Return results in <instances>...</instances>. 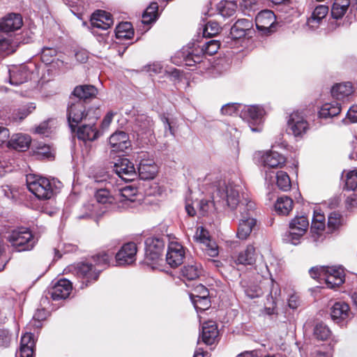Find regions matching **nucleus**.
<instances>
[{
    "mask_svg": "<svg viewBox=\"0 0 357 357\" xmlns=\"http://www.w3.org/2000/svg\"><path fill=\"white\" fill-rule=\"evenodd\" d=\"M28 190L39 200H49L54 193L52 182L45 177L29 174L26 176Z\"/></svg>",
    "mask_w": 357,
    "mask_h": 357,
    "instance_id": "nucleus-1",
    "label": "nucleus"
},
{
    "mask_svg": "<svg viewBox=\"0 0 357 357\" xmlns=\"http://www.w3.org/2000/svg\"><path fill=\"white\" fill-rule=\"evenodd\" d=\"M7 240L17 252L31 250L37 242L31 230L24 227L13 230L8 236Z\"/></svg>",
    "mask_w": 357,
    "mask_h": 357,
    "instance_id": "nucleus-2",
    "label": "nucleus"
},
{
    "mask_svg": "<svg viewBox=\"0 0 357 357\" xmlns=\"http://www.w3.org/2000/svg\"><path fill=\"white\" fill-rule=\"evenodd\" d=\"M76 275L82 281V288L87 287L98 281L101 269L96 268L89 259L77 264L75 267Z\"/></svg>",
    "mask_w": 357,
    "mask_h": 357,
    "instance_id": "nucleus-3",
    "label": "nucleus"
},
{
    "mask_svg": "<svg viewBox=\"0 0 357 357\" xmlns=\"http://www.w3.org/2000/svg\"><path fill=\"white\" fill-rule=\"evenodd\" d=\"M89 109L82 101L70 102L67 109V119L71 131L75 132L79 123L86 120Z\"/></svg>",
    "mask_w": 357,
    "mask_h": 357,
    "instance_id": "nucleus-4",
    "label": "nucleus"
},
{
    "mask_svg": "<svg viewBox=\"0 0 357 357\" xmlns=\"http://www.w3.org/2000/svg\"><path fill=\"white\" fill-rule=\"evenodd\" d=\"M255 24L262 36H270L277 30L276 16L271 10L260 11L255 17Z\"/></svg>",
    "mask_w": 357,
    "mask_h": 357,
    "instance_id": "nucleus-5",
    "label": "nucleus"
},
{
    "mask_svg": "<svg viewBox=\"0 0 357 357\" xmlns=\"http://www.w3.org/2000/svg\"><path fill=\"white\" fill-rule=\"evenodd\" d=\"M308 227L309 220L307 216H296L289 222V231L285 234L287 240L296 245L300 238L307 232Z\"/></svg>",
    "mask_w": 357,
    "mask_h": 357,
    "instance_id": "nucleus-6",
    "label": "nucleus"
},
{
    "mask_svg": "<svg viewBox=\"0 0 357 357\" xmlns=\"http://www.w3.org/2000/svg\"><path fill=\"white\" fill-rule=\"evenodd\" d=\"M165 249L164 241L159 238L149 237L145 241V260L146 263L155 264L162 261Z\"/></svg>",
    "mask_w": 357,
    "mask_h": 357,
    "instance_id": "nucleus-7",
    "label": "nucleus"
},
{
    "mask_svg": "<svg viewBox=\"0 0 357 357\" xmlns=\"http://www.w3.org/2000/svg\"><path fill=\"white\" fill-rule=\"evenodd\" d=\"M309 129V123L298 111L292 112L287 121V130L295 137H302Z\"/></svg>",
    "mask_w": 357,
    "mask_h": 357,
    "instance_id": "nucleus-8",
    "label": "nucleus"
},
{
    "mask_svg": "<svg viewBox=\"0 0 357 357\" xmlns=\"http://www.w3.org/2000/svg\"><path fill=\"white\" fill-rule=\"evenodd\" d=\"M114 171L125 181H133L137 177L134 164L128 158H120L114 165Z\"/></svg>",
    "mask_w": 357,
    "mask_h": 357,
    "instance_id": "nucleus-9",
    "label": "nucleus"
},
{
    "mask_svg": "<svg viewBox=\"0 0 357 357\" xmlns=\"http://www.w3.org/2000/svg\"><path fill=\"white\" fill-rule=\"evenodd\" d=\"M137 247L134 242L124 243L115 255L117 264L120 266L129 265L136 260Z\"/></svg>",
    "mask_w": 357,
    "mask_h": 357,
    "instance_id": "nucleus-10",
    "label": "nucleus"
},
{
    "mask_svg": "<svg viewBox=\"0 0 357 357\" xmlns=\"http://www.w3.org/2000/svg\"><path fill=\"white\" fill-rule=\"evenodd\" d=\"M185 255L183 246L178 242L172 241L168 245L166 261L172 268L178 267L183 263Z\"/></svg>",
    "mask_w": 357,
    "mask_h": 357,
    "instance_id": "nucleus-11",
    "label": "nucleus"
},
{
    "mask_svg": "<svg viewBox=\"0 0 357 357\" xmlns=\"http://www.w3.org/2000/svg\"><path fill=\"white\" fill-rule=\"evenodd\" d=\"M109 176L104 174L100 177L96 176L94 183L104 184V186L100 188L96 187V190L95 192V198L96 201L100 204H111L114 201V198L111 195L107 185H111L110 182H107Z\"/></svg>",
    "mask_w": 357,
    "mask_h": 357,
    "instance_id": "nucleus-12",
    "label": "nucleus"
},
{
    "mask_svg": "<svg viewBox=\"0 0 357 357\" xmlns=\"http://www.w3.org/2000/svg\"><path fill=\"white\" fill-rule=\"evenodd\" d=\"M73 290V285L70 280L60 279L49 290L48 294L54 301H59L67 298Z\"/></svg>",
    "mask_w": 357,
    "mask_h": 357,
    "instance_id": "nucleus-13",
    "label": "nucleus"
},
{
    "mask_svg": "<svg viewBox=\"0 0 357 357\" xmlns=\"http://www.w3.org/2000/svg\"><path fill=\"white\" fill-rule=\"evenodd\" d=\"M98 93V89L91 84H81L76 86L71 96L77 98V101H82L83 104H87L96 98Z\"/></svg>",
    "mask_w": 357,
    "mask_h": 357,
    "instance_id": "nucleus-14",
    "label": "nucleus"
},
{
    "mask_svg": "<svg viewBox=\"0 0 357 357\" xmlns=\"http://www.w3.org/2000/svg\"><path fill=\"white\" fill-rule=\"evenodd\" d=\"M90 22L93 28L107 30L113 25L114 20L111 13L97 10L91 15Z\"/></svg>",
    "mask_w": 357,
    "mask_h": 357,
    "instance_id": "nucleus-15",
    "label": "nucleus"
},
{
    "mask_svg": "<svg viewBox=\"0 0 357 357\" xmlns=\"http://www.w3.org/2000/svg\"><path fill=\"white\" fill-rule=\"evenodd\" d=\"M327 270L324 280L328 288L336 289L344 282L345 274L343 269L327 266Z\"/></svg>",
    "mask_w": 357,
    "mask_h": 357,
    "instance_id": "nucleus-16",
    "label": "nucleus"
},
{
    "mask_svg": "<svg viewBox=\"0 0 357 357\" xmlns=\"http://www.w3.org/2000/svg\"><path fill=\"white\" fill-rule=\"evenodd\" d=\"M200 337L206 345H212L218 342L219 331L217 324L213 321L204 322Z\"/></svg>",
    "mask_w": 357,
    "mask_h": 357,
    "instance_id": "nucleus-17",
    "label": "nucleus"
},
{
    "mask_svg": "<svg viewBox=\"0 0 357 357\" xmlns=\"http://www.w3.org/2000/svg\"><path fill=\"white\" fill-rule=\"evenodd\" d=\"M96 118L91 123L84 124L79 128L77 127L76 130L78 139L84 142H93L99 137L100 132L96 126Z\"/></svg>",
    "mask_w": 357,
    "mask_h": 357,
    "instance_id": "nucleus-18",
    "label": "nucleus"
},
{
    "mask_svg": "<svg viewBox=\"0 0 357 357\" xmlns=\"http://www.w3.org/2000/svg\"><path fill=\"white\" fill-rule=\"evenodd\" d=\"M351 314L349 304L344 301L335 302L331 307V319L337 324L347 321Z\"/></svg>",
    "mask_w": 357,
    "mask_h": 357,
    "instance_id": "nucleus-19",
    "label": "nucleus"
},
{
    "mask_svg": "<svg viewBox=\"0 0 357 357\" xmlns=\"http://www.w3.org/2000/svg\"><path fill=\"white\" fill-rule=\"evenodd\" d=\"M158 173V166L153 159L142 158L138 166V175L142 180L154 178Z\"/></svg>",
    "mask_w": 357,
    "mask_h": 357,
    "instance_id": "nucleus-20",
    "label": "nucleus"
},
{
    "mask_svg": "<svg viewBox=\"0 0 357 357\" xmlns=\"http://www.w3.org/2000/svg\"><path fill=\"white\" fill-rule=\"evenodd\" d=\"M23 24L20 14L10 13L0 20V31L5 33L15 31L20 29Z\"/></svg>",
    "mask_w": 357,
    "mask_h": 357,
    "instance_id": "nucleus-21",
    "label": "nucleus"
},
{
    "mask_svg": "<svg viewBox=\"0 0 357 357\" xmlns=\"http://www.w3.org/2000/svg\"><path fill=\"white\" fill-rule=\"evenodd\" d=\"M109 143L114 152L124 151L131 145L128 135L123 131L113 133L109 139Z\"/></svg>",
    "mask_w": 357,
    "mask_h": 357,
    "instance_id": "nucleus-22",
    "label": "nucleus"
},
{
    "mask_svg": "<svg viewBox=\"0 0 357 357\" xmlns=\"http://www.w3.org/2000/svg\"><path fill=\"white\" fill-rule=\"evenodd\" d=\"M36 349V341L34 335L31 333H26L23 335L20 340L19 350L20 357H34Z\"/></svg>",
    "mask_w": 357,
    "mask_h": 357,
    "instance_id": "nucleus-23",
    "label": "nucleus"
},
{
    "mask_svg": "<svg viewBox=\"0 0 357 357\" xmlns=\"http://www.w3.org/2000/svg\"><path fill=\"white\" fill-rule=\"evenodd\" d=\"M252 26V21L247 19L238 20L231 28V38L236 40L245 36L250 31Z\"/></svg>",
    "mask_w": 357,
    "mask_h": 357,
    "instance_id": "nucleus-24",
    "label": "nucleus"
},
{
    "mask_svg": "<svg viewBox=\"0 0 357 357\" xmlns=\"http://www.w3.org/2000/svg\"><path fill=\"white\" fill-rule=\"evenodd\" d=\"M264 165L268 168H282L286 163V158L276 151H270L262 156Z\"/></svg>",
    "mask_w": 357,
    "mask_h": 357,
    "instance_id": "nucleus-25",
    "label": "nucleus"
},
{
    "mask_svg": "<svg viewBox=\"0 0 357 357\" xmlns=\"http://www.w3.org/2000/svg\"><path fill=\"white\" fill-rule=\"evenodd\" d=\"M114 256V252L109 250L101 251L91 257L89 259L90 262H92L96 268L101 269V273L109 266L110 261Z\"/></svg>",
    "mask_w": 357,
    "mask_h": 357,
    "instance_id": "nucleus-26",
    "label": "nucleus"
},
{
    "mask_svg": "<svg viewBox=\"0 0 357 357\" xmlns=\"http://www.w3.org/2000/svg\"><path fill=\"white\" fill-rule=\"evenodd\" d=\"M354 91L351 82H342L335 84L331 89L332 96L337 100H343Z\"/></svg>",
    "mask_w": 357,
    "mask_h": 357,
    "instance_id": "nucleus-27",
    "label": "nucleus"
},
{
    "mask_svg": "<svg viewBox=\"0 0 357 357\" xmlns=\"http://www.w3.org/2000/svg\"><path fill=\"white\" fill-rule=\"evenodd\" d=\"M31 139L29 135L17 134L8 142V147L18 151H24L29 149Z\"/></svg>",
    "mask_w": 357,
    "mask_h": 357,
    "instance_id": "nucleus-28",
    "label": "nucleus"
},
{
    "mask_svg": "<svg viewBox=\"0 0 357 357\" xmlns=\"http://www.w3.org/2000/svg\"><path fill=\"white\" fill-rule=\"evenodd\" d=\"M256 225L255 218H241L237 230L238 238L241 240L247 239Z\"/></svg>",
    "mask_w": 357,
    "mask_h": 357,
    "instance_id": "nucleus-29",
    "label": "nucleus"
},
{
    "mask_svg": "<svg viewBox=\"0 0 357 357\" xmlns=\"http://www.w3.org/2000/svg\"><path fill=\"white\" fill-rule=\"evenodd\" d=\"M202 273V265L195 262L185 264L181 269V275L187 280H195L199 278Z\"/></svg>",
    "mask_w": 357,
    "mask_h": 357,
    "instance_id": "nucleus-30",
    "label": "nucleus"
},
{
    "mask_svg": "<svg viewBox=\"0 0 357 357\" xmlns=\"http://www.w3.org/2000/svg\"><path fill=\"white\" fill-rule=\"evenodd\" d=\"M257 253L253 245H248L246 248L240 252L236 262L243 265H252L256 261Z\"/></svg>",
    "mask_w": 357,
    "mask_h": 357,
    "instance_id": "nucleus-31",
    "label": "nucleus"
},
{
    "mask_svg": "<svg viewBox=\"0 0 357 357\" xmlns=\"http://www.w3.org/2000/svg\"><path fill=\"white\" fill-rule=\"evenodd\" d=\"M30 73L26 67H20L10 70V82L13 85H20L28 81Z\"/></svg>",
    "mask_w": 357,
    "mask_h": 357,
    "instance_id": "nucleus-32",
    "label": "nucleus"
},
{
    "mask_svg": "<svg viewBox=\"0 0 357 357\" xmlns=\"http://www.w3.org/2000/svg\"><path fill=\"white\" fill-rule=\"evenodd\" d=\"M294 202L287 196H282L278 198L275 204V211L279 215H287L293 209Z\"/></svg>",
    "mask_w": 357,
    "mask_h": 357,
    "instance_id": "nucleus-33",
    "label": "nucleus"
},
{
    "mask_svg": "<svg viewBox=\"0 0 357 357\" xmlns=\"http://www.w3.org/2000/svg\"><path fill=\"white\" fill-rule=\"evenodd\" d=\"M237 209H238L241 218H254L252 215L255 211V203L248 197H243Z\"/></svg>",
    "mask_w": 357,
    "mask_h": 357,
    "instance_id": "nucleus-34",
    "label": "nucleus"
},
{
    "mask_svg": "<svg viewBox=\"0 0 357 357\" xmlns=\"http://www.w3.org/2000/svg\"><path fill=\"white\" fill-rule=\"evenodd\" d=\"M340 112V104L336 101H333L324 104L319 112V114L321 118L326 119L338 115Z\"/></svg>",
    "mask_w": 357,
    "mask_h": 357,
    "instance_id": "nucleus-35",
    "label": "nucleus"
},
{
    "mask_svg": "<svg viewBox=\"0 0 357 357\" xmlns=\"http://www.w3.org/2000/svg\"><path fill=\"white\" fill-rule=\"evenodd\" d=\"M132 24L129 22L119 23L115 29V36L117 39H131L134 36Z\"/></svg>",
    "mask_w": 357,
    "mask_h": 357,
    "instance_id": "nucleus-36",
    "label": "nucleus"
},
{
    "mask_svg": "<svg viewBox=\"0 0 357 357\" xmlns=\"http://www.w3.org/2000/svg\"><path fill=\"white\" fill-rule=\"evenodd\" d=\"M350 3V0H335L331 8L332 17L336 20L341 19L347 13Z\"/></svg>",
    "mask_w": 357,
    "mask_h": 357,
    "instance_id": "nucleus-37",
    "label": "nucleus"
},
{
    "mask_svg": "<svg viewBox=\"0 0 357 357\" xmlns=\"http://www.w3.org/2000/svg\"><path fill=\"white\" fill-rule=\"evenodd\" d=\"M136 126L142 133L153 132L154 121L152 118L146 114H138L135 119Z\"/></svg>",
    "mask_w": 357,
    "mask_h": 357,
    "instance_id": "nucleus-38",
    "label": "nucleus"
},
{
    "mask_svg": "<svg viewBox=\"0 0 357 357\" xmlns=\"http://www.w3.org/2000/svg\"><path fill=\"white\" fill-rule=\"evenodd\" d=\"M158 17V4L157 2H151L146 8L142 16V22L144 24H150Z\"/></svg>",
    "mask_w": 357,
    "mask_h": 357,
    "instance_id": "nucleus-39",
    "label": "nucleus"
},
{
    "mask_svg": "<svg viewBox=\"0 0 357 357\" xmlns=\"http://www.w3.org/2000/svg\"><path fill=\"white\" fill-rule=\"evenodd\" d=\"M223 194H225L224 192ZM225 196L227 206L231 210L237 209V206L241 202L238 190L231 186H226Z\"/></svg>",
    "mask_w": 357,
    "mask_h": 357,
    "instance_id": "nucleus-40",
    "label": "nucleus"
},
{
    "mask_svg": "<svg viewBox=\"0 0 357 357\" xmlns=\"http://www.w3.org/2000/svg\"><path fill=\"white\" fill-rule=\"evenodd\" d=\"M344 224L343 216L338 212H331L328 217L327 229L333 233L340 229Z\"/></svg>",
    "mask_w": 357,
    "mask_h": 357,
    "instance_id": "nucleus-41",
    "label": "nucleus"
},
{
    "mask_svg": "<svg viewBox=\"0 0 357 357\" xmlns=\"http://www.w3.org/2000/svg\"><path fill=\"white\" fill-rule=\"evenodd\" d=\"M241 285L243 288L245 295L250 298H258L263 294V291L259 285L248 284L245 280L241 282Z\"/></svg>",
    "mask_w": 357,
    "mask_h": 357,
    "instance_id": "nucleus-42",
    "label": "nucleus"
},
{
    "mask_svg": "<svg viewBox=\"0 0 357 357\" xmlns=\"http://www.w3.org/2000/svg\"><path fill=\"white\" fill-rule=\"evenodd\" d=\"M236 5L231 1H220L218 5V13L223 17H230L236 13Z\"/></svg>",
    "mask_w": 357,
    "mask_h": 357,
    "instance_id": "nucleus-43",
    "label": "nucleus"
},
{
    "mask_svg": "<svg viewBox=\"0 0 357 357\" xmlns=\"http://www.w3.org/2000/svg\"><path fill=\"white\" fill-rule=\"evenodd\" d=\"M276 184L278 188L287 192L291 188V183L288 174L284 171H278L276 174Z\"/></svg>",
    "mask_w": 357,
    "mask_h": 357,
    "instance_id": "nucleus-44",
    "label": "nucleus"
},
{
    "mask_svg": "<svg viewBox=\"0 0 357 357\" xmlns=\"http://www.w3.org/2000/svg\"><path fill=\"white\" fill-rule=\"evenodd\" d=\"M138 188L132 185H127L123 188L120 192V195L123 198L121 201L134 202L138 196Z\"/></svg>",
    "mask_w": 357,
    "mask_h": 357,
    "instance_id": "nucleus-45",
    "label": "nucleus"
},
{
    "mask_svg": "<svg viewBox=\"0 0 357 357\" xmlns=\"http://www.w3.org/2000/svg\"><path fill=\"white\" fill-rule=\"evenodd\" d=\"M220 41L218 40H211L206 42L200 49V52L205 55L213 56L215 54L220 48Z\"/></svg>",
    "mask_w": 357,
    "mask_h": 357,
    "instance_id": "nucleus-46",
    "label": "nucleus"
},
{
    "mask_svg": "<svg viewBox=\"0 0 357 357\" xmlns=\"http://www.w3.org/2000/svg\"><path fill=\"white\" fill-rule=\"evenodd\" d=\"M313 334L317 340L324 341L331 336V332L326 324L320 322L316 324Z\"/></svg>",
    "mask_w": 357,
    "mask_h": 357,
    "instance_id": "nucleus-47",
    "label": "nucleus"
},
{
    "mask_svg": "<svg viewBox=\"0 0 357 357\" xmlns=\"http://www.w3.org/2000/svg\"><path fill=\"white\" fill-rule=\"evenodd\" d=\"M221 31V26L215 21H208L203 30V36L206 38H211L218 35Z\"/></svg>",
    "mask_w": 357,
    "mask_h": 357,
    "instance_id": "nucleus-48",
    "label": "nucleus"
},
{
    "mask_svg": "<svg viewBox=\"0 0 357 357\" xmlns=\"http://www.w3.org/2000/svg\"><path fill=\"white\" fill-rule=\"evenodd\" d=\"M328 13V7L324 5L317 6L313 10L310 18L308 20L309 23L319 22L324 19Z\"/></svg>",
    "mask_w": 357,
    "mask_h": 357,
    "instance_id": "nucleus-49",
    "label": "nucleus"
},
{
    "mask_svg": "<svg viewBox=\"0 0 357 357\" xmlns=\"http://www.w3.org/2000/svg\"><path fill=\"white\" fill-rule=\"evenodd\" d=\"M244 115L253 121L260 120L264 114V110L259 106L252 105L248 107L243 112Z\"/></svg>",
    "mask_w": 357,
    "mask_h": 357,
    "instance_id": "nucleus-50",
    "label": "nucleus"
},
{
    "mask_svg": "<svg viewBox=\"0 0 357 357\" xmlns=\"http://www.w3.org/2000/svg\"><path fill=\"white\" fill-rule=\"evenodd\" d=\"M344 188L347 190H355L357 188V170H351L345 176Z\"/></svg>",
    "mask_w": 357,
    "mask_h": 357,
    "instance_id": "nucleus-51",
    "label": "nucleus"
},
{
    "mask_svg": "<svg viewBox=\"0 0 357 357\" xmlns=\"http://www.w3.org/2000/svg\"><path fill=\"white\" fill-rule=\"evenodd\" d=\"M35 155L38 159H50L53 158L54 157V154L51 151L50 146L46 144L38 145L36 147Z\"/></svg>",
    "mask_w": 357,
    "mask_h": 357,
    "instance_id": "nucleus-52",
    "label": "nucleus"
},
{
    "mask_svg": "<svg viewBox=\"0 0 357 357\" xmlns=\"http://www.w3.org/2000/svg\"><path fill=\"white\" fill-rule=\"evenodd\" d=\"M34 109L35 107L23 106L13 112V118L21 121L29 116Z\"/></svg>",
    "mask_w": 357,
    "mask_h": 357,
    "instance_id": "nucleus-53",
    "label": "nucleus"
},
{
    "mask_svg": "<svg viewBox=\"0 0 357 357\" xmlns=\"http://www.w3.org/2000/svg\"><path fill=\"white\" fill-rule=\"evenodd\" d=\"M197 310L204 311L211 305L209 296L190 299Z\"/></svg>",
    "mask_w": 357,
    "mask_h": 357,
    "instance_id": "nucleus-54",
    "label": "nucleus"
},
{
    "mask_svg": "<svg viewBox=\"0 0 357 357\" xmlns=\"http://www.w3.org/2000/svg\"><path fill=\"white\" fill-rule=\"evenodd\" d=\"M190 299L209 296L208 289L202 284H197L189 294Z\"/></svg>",
    "mask_w": 357,
    "mask_h": 357,
    "instance_id": "nucleus-55",
    "label": "nucleus"
},
{
    "mask_svg": "<svg viewBox=\"0 0 357 357\" xmlns=\"http://www.w3.org/2000/svg\"><path fill=\"white\" fill-rule=\"evenodd\" d=\"M57 51L54 48L44 47L41 52V60L48 64L53 61L54 57L56 55Z\"/></svg>",
    "mask_w": 357,
    "mask_h": 357,
    "instance_id": "nucleus-56",
    "label": "nucleus"
},
{
    "mask_svg": "<svg viewBox=\"0 0 357 357\" xmlns=\"http://www.w3.org/2000/svg\"><path fill=\"white\" fill-rule=\"evenodd\" d=\"M327 271V266H314L310 268L309 273L314 279L324 280Z\"/></svg>",
    "mask_w": 357,
    "mask_h": 357,
    "instance_id": "nucleus-57",
    "label": "nucleus"
},
{
    "mask_svg": "<svg viewBox=\"0 0 357 357\" xmlns=\"http://www.w3.org/2000/svg\"><path fill=\"white\" fill-rule=\"evenodd\" d=\"M204 244L205 245L204 250L207 255L211 257H215L218 255V246L215 242L209 240Z\"/></svg>",
    "mask_w": 357,
    "mask_h": 357,
    "instance_id": "nucleus-58",
    "label": "nucleus"
},
{
    "mask_svg": "<svg viewBox=\"0 0 357 357\" xmlns=\"http://www.w3.org/2000/svg\"><path fill=\"white\" fill-rule=\"evenodd\" d=\"M213 202L206 199H202L199 202V213L201 215L205 216L208 214V211L212 206H214Z\"/></svg>",
    "mask_w": 357,
    "mask_h": 357,
    "instance_id": "nucleus-59",
    "label": "nucleus"
},
{
    "mask_svg": "<svg viewBox=\"0 0 357 357\" xmlns=\"http://www.w3.org/2000/svg\"><path fill=\"white\" fill-rule=\"evenodd\" d=\"M10 341L9 331L5 328H0V346L8 347Z\"/></svg>",
    "mask_w": 357,
    "mask_h": 357,
    "instance_id": "nucleus-60",
    "label": "nucleus"
},
{
    "mask_svg": "<svg viewBox=\"0 0 357 357\" xmlns=\"http://www.w3.org/2000/svg\"><path fill=\"white\" fill-rule=\"evenodd\" d=\"M197 238L202 243H205L211 240L208 231L203 227H200L197 229Z\"/></svg>",
    "mask_w": 357,
    "mask_h": 357,
    "instance_id": "nucleus-61",
    "label": "nucleus"
},
{
    "mask_svg": "<svg viewBox=\"0 0 357 357\" xmlns=\"http://www.w3.org/2000/svg\"><path fill=\"white\" fill-rule=\"evenodd\" d=\"M237 111V106L236 104H227L221 108V112L225 115L231 116Z\"/></svg>",
    "mask_w": 357,
    "mask_h": 357,
    "instance_id": "nucleus-62",
    "label": "nucleus"
},
{
    "mask_svg": "<svg viewBox=\"0 0 357 357\" xmlns=\"http://www.w3.org/2000/svg\"><path fill=\"white\" fill-rule=\"evenodd\" d=\"M345 204L347 208L349 210L357 208V195L355 193H353L350 196L347 197L345 200Z\"/></svg>",
    "mask_w": 357,
    "mask_h": 357,
    "instance_id": "nucleus-63",
    "label": "nucleus"
},
{
    "mask_svg": "<svg viewBox=\"0 0 357 357\" xmlns=\"http://www.w3.org/2000/svg\"><path fill=\"white\" fill-rule=\"evenodd\" d=\"M326 227L325 222H318L312 221L311 224V232L313 234H319L321 233Z\"/></svg>",
    "mask_w": 357,
    "mask_h": 357,
    "instance_id": "nucleus-64",
    "label": "nucleus"
}]
</instances>
